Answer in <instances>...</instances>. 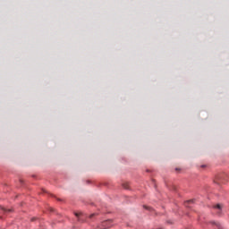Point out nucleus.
Segmentation results:
<instances>
[{
	"mask_svg": "<svg viewBox=\"0 0 229 229\" xmlns=\"http://www.w3.org/2000/svg\"><path fill=\"white\" fill-rule=\"evenodd\" d=\"M122 185L123 189H126V190L130 189V182H123Z\"/></svg>",
	"mask_w": 229,
	"mask_h": 229,
	"instance_id": "39448f33",
	"label": "nucleus"
},
{
	"mask_svg": "<svg viewBox=\"0 0 229 229\" xmlns=\"http://www.w3.org/2000/svg\"><path fill=\"white\" fill-rule=\"evenodd\" d=\"M56 199H57V201H64V199H60V198H57Z\"/></svg>",
	"mask_w": 229,
	"mask_h": 229,
	"instance_id": "9d476101",
	"label": "nucleus"
},
{
	"mask_svg": "<svg viewBox=\"0 0 229 229\" xmlns=\"http://www.w3.org/2000/svg\"><path fill=\"white\" fill-rule=\"evenodd\" d=\"M0 210L3 212V214H6V212H12V209H6V208H4L3 206H0Z\"/></svg>",
	"mask_w": 229,
	"mask_h": 229,
	"instance_id": "20e7f679",
	"label": "nucleus"
},
{
	"mask_svg": "<svg viewBox=\"0 0 229 229\" xmlns=\"http://www.w3.org/2000/svg\"><path fill=\"white\" fill-rule=\"evenodd\" d=\"M213 208H214L215 210H218L217 215H218V216H221V210H222V208H221V204L214 205V206H213Z\"/></svg>",
	"mask_w": 229,
	"mask_h": 229,
	"instance_id": "f03ea898",
	"label": "nucleus"
},
{
	"mask_svg": "<svg viewBox=\"0 0 229 229\" xmlns=\"http://www.w3.org/2000/svg\"><path fill=\"white\" fill-rule=\"evenodd\" d=\"M175 172H176L177 174L182 173V168L176 167V168H175Z\"/></svg>",
	"mask_w": 229,
	"mask_h": 229,
	"instance_id": "0eeeda50",
	"label": "nucleus"
},
{
	"mask_svg": "<svg viewBox=\"0 0 229 229\" xmlns=\"http://www.w3.org/2000/svg\"><path fill=\"white\" fill-rule=\"evenodd\" d=\"M76 217H81V213H75Z\"/></svg>",
	"mask_w": 229,
	"mask_h": 229,
	"instance_id": "6e6552de",
	"label": "nucleus"
},
{
	"mask_svg": "<svg viewBox=\"0 0 229 229\" xmlns=\"http://www.w3.org/2000/svg\"><path fill=\"white\" fill-rule=\"evenodd\" d=\"M31 221H35V218H31Z\"/></svg>",
	"mask_w": 229,
	"mask_h": 229,
	"instance_id": "ddd939ff",
	"label": "nucleus"
},
{
	"mask_svg": "<svg viewBox=\"0 0 229 229\" xmlns=\"http://www.w3.org/2000/svg\"><path fill=\"white\" fill-rule=\"evenodd\" d=\"M193 200H188L187 203H192Z\"/></svg>",
	"mask_w": 229,
	"mask_h": 229,
	"instance_id": "f8f14e48",
	"label": "nucleus"
},
{
	"mask_svg": "<svg viewBox=\"0 0 229 229\" xmlns=\"http://www.w3.org/2000/svg\"><path fill=\"white\" fill-rule=\"evenodd\" d=\"M201 169H208V167H210L209 165H200Z\"/></svg>",
	"mask_w": 229,
	"mask_h": 229,
	"instance_id": "423d86ee",
	"label": "nucleus"
},
{
	"mask_svg": "<svg viewBox=\"0 0 229 229\" xmlns=\"http://www.w3.org/2000/svg\"><path fill=\"white\" fill-rule=\"evenodd\" d=\"M94 216H96V214H91V215L89 216V217L92 218V217H94Z\"/></svg>",
	"mask_w": 229,
	"mask_h": 229,
	"instance_id": "9b49d317",
	"label": "nucleus"
},
{
	"mask_svg": "<svg viewBox=\"0 0 229 229\" xmlns=\"http://www.w3.org/2000/svg\"><path fill=\"white\" fill-rule=\"evenodd\" d=\"M223 178V175H216L215 178V183H223V181L221 180Z\"/></svg>",
	"mask_w": 229,
	"mask_h": 229,
	"instance_id": "7ed1b4c3",
	"label": "nucleus"
},
{
	"mask_svg": "<svg viewBox=\"0 0 229 229\" xmlns=\"http://www.w3.org/2000/svg\"><path fill=\"white\" fill-rule=\"evenodd\" d=\"M144 208H146V210H151V208L148 207V206H143Z\"/></svg>",
	"mask_w": 229,
	"mask_h": 229,
	"instance_id": "1a4fd4ad",
	"label": "nucleus"
},
{
	"mask_svg": "<svg viewBox=\"0 0 229 229\" xmlns=\"http://www.w3.org/2000/svg\"><path fill=\"white\" fill-rule=\"evenodd\" d=\"M101 226H98V229L110 228L112 226V220H106V221L102 222Z\"/></svg>",
	"mask_w": 229,
	"mask_h": 229,
	"instance_id": "f257e3e1",
	"label": "nucleus"
}]
</instances>
